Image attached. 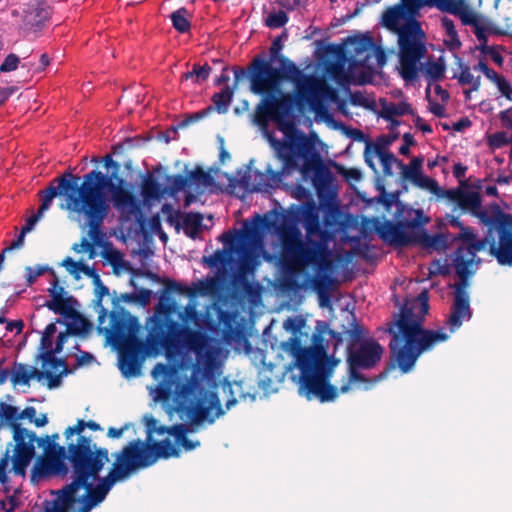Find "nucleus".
<instances>
[{
	"mask_svg": "<svg viewBox=\"0 0 512 512\" xmlns=\"http://www.w3.org/2000/svg\"><path fill=\"white\" fill-rule=\"evenodd\" d=\"M81 178L69 171L54 178L48 187L39 191L41 204L35 214L29 217L22 227L24 233L30 232L52 205L54 198L63 196L66 209L82 215L89 228L88 235L96 241L101 235L104 220L109 214L110 205L107 191L113 207L123 216H137L141 212L138 197L128 187L124 179L114 184L112 177L94 169Z\"/></svg>",
	"mask_w": 512,
	"mask_h": 512,
	"instance_id": "obj_1",
	"label": "nucleus"
},
{
	"mask_svg": "<svg viewBox=\"0 0 512 512\" xmlns=\"http://www.w3.org/2000/svg\"><path fill=\"white\" fill-rule=\"evenodd\" d=\"M284 37H287L285 32L274 39L268 60L260 56L252 60L250 90L263 96L255 109V123L265 125L272 120L279 130L289 132L294 128L298 97L314 105L322 82L313 75L303 74L293 61L281 54Z\"/></svg>",
	"mask_w": 512,
	"mask_h": 512,
	"instance_id": "obj_2",
	"label": "nucleus"
},
{
	"mask_svg": "<svg viewBox=\"0 0 512 512\" xmlns=\"http://www.w3.org/2000/svg\"><path fill=\"white\" fill-rule=\"evenodd\" d=\"M71 473L76 477L83 470L88 477L84 512L102 503L115 484L126 481L135 472L153 465L149 443L135 439L113 454L114 461L104 477L100 474L109 462V451L97 447L90 437H80L77 443H68Z\"/></svg>",
	"mask_w": 512,
	"mask_h": 512,
	"instance_id": "obj_3",
	"label": "nucleus"
},
{
	"mask_svg": "<svg viewBox=\"0 0 512 512\" xmlns=\"http://www.w3.org/2000/svg\"><path fill=\"white\" fill-rule=\"evenodd\" d=\"M120 338V351L141 360L146 356L158 355L162 350L171 355L183 349L193 352L198 363L212 368L217 356V348L209 335L179 323L168 315L152 319L145 342L133 334H123Z\"/></svg>",
	"mask_w": 512,
	"mask_h": 512,
	"instance_id": "obj_4",
	"label": "nucleus"
},
{
	"mask_svg": "<svg viewBox=\"0 0 512 512\" xmlns=\"http://www.w3.org/2000/svg\"><path fill=\"white\" fill-rule=\"evenodd\" d=\"M278 234L281 243L280 263L288 286L298 287L295 277L308 266H314L317 274L311 279V285L318 294L321 305H324L336 283L330 275L333 262L328 246L319 240L304 243L300 229L293 224L281 226Z\"/></svg>",
	"mask_w": 512,
	"mask_h": 512,
	"instance_id": "obj_5",
	"label": "nucleus"
},
{
	"mask_svg": "<svg viewBox=\"0 0 512 512\" xmlns=\"http://www.w3.org/2000/svg\"><path fill=\"white\" fill-rule=\"evenodd\" d=\"M422 318L414 314L412 307L403 305L395 315L388 332L391 359L402 373H408L418 358L449 339L444 329L432 330L423 327Z\"/></svg>",
	"mask_w": 512,
	"mask_h": 512,
	"instance_id": "obj_6",
	"label": "nucleus"
},
{
	"mask_svg": "<svg viewBox=\"0 0 512 512\" xmlns=\"http://www.w3.org/2000/svg\"><path fill=\"white\" fill-rule=\"evenodd\" d=\"M447 222L451 226L460 229V232L453 237V240L458 242L457 249L453 255V266L463 284L456 286L451 311L446 320V325L450 332L454 333L462 326L465 320H470L472 317L469 296L465 290V285L467 279L480 265L481 259L477 257V253L486 249L489 238L479 239L477 234L471 228L466 227L456 216L448 215Z\"/></svg>",
	"mask_w": 512,
	"mask_h": 512,
	"instance_id": "obj_7",
	"label": "nucleus"
},
{
	"mask_svg": "<svg viewBox=\"0 0 512 512\" xmlns=\"http://www.w3.org/2000/svg\"><path fill=\"white\" fill-rule=\"evenodd\" d=\"M350 53L348 70L342 73V79L348 83L363 85L370 83L375 66L382 67L385 63V53L380 46L374 43L370 35H357L348 39Z\"/></svg>",
	"mask_w": 512,
	"mask_h": 512,
	"instance_id": "obj_8",
	"label": "nucleus"
},
{
	"mask_svg": "<svg viewBox=\"0 0 512 512\" xmlns=\"http://www.w3.org/2000/svg\"><path fill=\"white\" fill-rule=\"evenodd\" d=\"M183 403H176V411L182 419H187L192 425L204 422L214 423L215 419L224 414L221 403L215 393L207 398V391L196 378L184 383L179 392Z\"/></svg>",
	"mask_w": 512,
	"mask_h": 512,
	"instance_id": "obj_9",
	"label": "nucleus"
},
{
	"mask_svg": "<svg viewBox=\"0 0 512 512\" xmlns=\"http://www.w3.org/2000/svg\"><path fill=\"white\" fill-rule=\"evenodd\" d=\"M253 223L254 225L252 226L245 222L240 231H227L221 237L224 244L231 249L234 248L237 242L240 243L243 255L238 266V278L247 288L250 287L247 276L254 273L258 264L255 256L250 253V248L260 243L261 229L270 230L276 227V221L268 215L257 214L254 217Z\"/></svg>",
	"mask_w": 512,
	"mask_h": 512,
	"instance_id": "obj_10",
	"label": "nucleus"
},
{
	"mask_svg": "<svg viewBox=\"0 0 512 512\" xmlns=\"http://www.w3.org/2000/svg\"><path fill=\"white\" fill-rule=\"evenodd\" d=\"M339 359L327 355V353L312 363L302 367L300 392L308 399H318L320 402L334 401L338 396L337 388L330 384L332 372Z\"/></svg>",
	"mask_w": 512,
	"mask_h": 512,
	"instance_id": "obj_11",
	"label": "nucleus"
},
{
	"mask_svg": "<svg viewBox=\"0 0 512 512\" xmlns=\"http://www.w3.org/2000/svg\"><path fill=\"white\" fill-rule=\"evenodd\" d=\"M426 36L418 21L404 25L398 36L399 74L406 82H413L419 73V62L426 55Z\"/></svg>",
	"mask_w": 512,
	"mask_h": 512,
	"instance_id": "obj_12",
	"label": "nucleus"
},
{
	"mask_svg": "<svg viewBox=\"0 0 512 512\" xmlns=\"http://www.w3.org/2000/svg\"><path fill=\"white\" fill-rule=\"evenodd\" d=\"M491 215L482 213L480 221L498 232V246L489 240L490 254L503 266H512V215L503 212L497 203L490 205Z\"/></svg>",
	"mask_w": 512,
	"mask_h": 512,
	"instance_id": "obj_13",
	"label": "nucleus"
},
{
	"mask_svg": "<svg viewBox=\"0 0 512 512\" xmlns=\"http://www.w3.org/2000/svg\"><path fill=\"white\" fill-rule=\"evenodd\" d=\"M429 222L420 209H409L407 216L395 223L386 221L377 228L379 237L392 245L408 246L415 243L416 231Z\"/></svg>",
	"mask_w": 512,
	"mask_h": 512,
	"instance_id": "obj_14",
	"label": "nucleus"
},
{
	"mask_svg": "<svg viewBox=\"0 0 512 512\" xmlns=\"http://www.w3.org/2000/svg\"><path fill=\"white\" fill-rule=\"evenodd\" d=\"M14 442L12 469L16 475H25L26 469L35 457V432L26 428H16L12 433Z\"/></svg>",
	"mask_w": 512,
	"mask_h": 512,
	"instance_id": "obj_15",
	"label": "nucleus"
},
{
	"mask_svg": "<svg viewBox=\"0 0 512 512\" xmlns=\"http://www.w3.org/2000/svg\"><path fill=\"white\" fill-rule=\"evenodd\" d=\"M77 300L73 296L59 297L53 296L47 301L45 306L56 314L62 315L64 318L73 320L72 324H68V331L71 334H80L87 330L89 322L75 308Z\"/></svg>",
	"mask_w": 512,
	"mask_h": 512,
	"instance_id": "obj_16",
	"label": "nucleus"
},
{
	"mask_svg": "<svg viewBox=\"0 0 512 512\" xmlns=\"http://www.w3.org/2000/svg\"><path fill=\"white\" fill-rule=\"evenodd\" d=\"M383 347L374 340H366L357 348L349 345L347 350V362L362 369H371L381 360Z\"/></svg>",
	"mask_w": 512,
	"mask_h": 512,
	"instance_id": "obj_17",
	"label": "nucleus"
},
{
	"mask_svg": "<svg viewBox=\"0 0 512 512\" xmlns=\"http://www.w3.org/2000/svg\"><path fill=\"white\" fill-rule=\"evenodd\" d=\"M68 457V446L58 447L57 450L46 453L45 456L37 461L40 464L37 467L38 474L41 476L48 474L65 476L69 474V479L71 480V466Z\"/></svg>",
	"mask_w": 512,
	"mask_h": 512,
	"instance_id": "obj_18",
	"label": "nucleus"
},
{
	"mask_svg": "<svg viewBox=\"0 0 512 512\" xmlns=\"http://www.w3.org/2000/svg\"><path fill=\"white\" fill-rule=\"evenodd\" d=\"M282 349L295 359V364L299 369L327 353L322 344L303 347L301 339L297 336H292L287 341L283 342Z\"/></svg>",
	"mask_w": 512,
	"mask_h": 512,
	"instance_id": "obj_19",
	"label": "nucleus"
},
{
	"mask_svg": "<svg viewBox=\"0 0 512 512\" xmlns=\"http://www.w3.org/2000/svg\"><path fill=\"white\" fill-rule=\"evenodd\" d=\"M413 21H417L415 15L410 14V11L402 2L388 8L382 16L383 26L396 33L397 36L402 33L404 25Z\"/></svg>",
	"mask_w": 512,
	"mask_h": 512,
	"instance_id": "obj_20",
	"label": "nucleus"
},
{
	"mask_svg": "<svg viewBox=\"0 0 512 512\" xmlns=\"http://www.w3.org/2000/svg\"><path fill=\"white\" fill-rule=\"evenodd\" d=\"M167 222L174 225L176 229L182 227L188 237L195 239L201 231L203 216L198 212L181 214L178 211L175 215L170 214L167 217Z\"/></svg>",
	"mask_w": 512,
	"mask_h": 512,
	"instance_id": "obj_21",
	"label": "nucleus"
},
{
	"mask_svg": "<svg viewBox=\"0 0 512 512\" xmlns=\"http://www.w3.org/2000/svg\"><path fill=\"white\" fill-rule=\"evenodd\" d=\"M49 16L48 6L44 2H36L28 7L24 23L28 28L36 31L49 19Z\"/></svg>",
	"mask_w": 512,
	"mask_h": 512,
	"instance_id": "obj_22",
	"label": "nucleus"
},
{
	"mask_svg": "<svg viewBox=\"0 0 512 512\" xmlns=\"http://www.w3.org/2000/svg\"><path fill=\"white\" fill-rule=\"evenodd\" d=\"M414 244H420L424 248L444 251L448 248V236L442 233L430 235L424 229V226L416 231Z\"/></svg>",
	"mask_w": 512,
	"mask_h": 512,
	"instance_id": "obj_23",
	"label": "nucleus"
},
{
	"mask_svg": "<svg viewBox=\"0 0 512 512\" xmlns=\"http://www.w3.org/2000/svg\"><path fill=\"white\" fill-rule=\"evenodd\" d=\"M276 152L277 157L283 162V168L281 171H275L271 166H268L266 172L273 180H280L286 170L297 166V162L291 146L288 143H279V147Z\"/></svg>",
	"mask_w": 512,
	"mask_h": 512,
	"instance_id": "obj_24",
	"label": "nucleus"
},
{
	"mask_svg": "<svg viewBox=\"0 0 512 512\" xmlns=\"http://www.w3.org/2000/svg\"><path fill=\"white\" fill-rule=\"evenodd\" d=\"M149 450L153 464H155L158 459H168L171 457H179L180 455V450L173 445L168 438L161 441H149Z\"/></svg>",
	"mask_w": 512,
	"mask_h": 512,
	"instance_id": "obj_25",
	"label": "nucleus"
},
{
	"mask_svg": "<svg viewBox=\"0 0 512 512\" xmlns=\"http://www.w3.org/2000/svg\"><path fill=\"white\" fill-rule=\"evenodd\" d=\"M309 171H314L315 176L313 178L314 186L317 190H320L328 184L331 179L330 172L322 167L319 158L306 159L302 165V173L305 175Z\"/></svg>",
	"mask_w": 512,
	"mask_h": 512,
	"instance_id": "obj_26",
	"label": "nucleus"
},
{
	"mask_svg": "<svg viewBox=\"0 0 512 512\" xmlns=\"http://www.w3.org/2000/svg\"><path fill=\"white\" fill-rule=\"evenodd\" d=\"M457 205L462 210H469L473 215L477 216L480 219L482 213L486 215H491V211L483 210L481 208V197L479 193L474 191H463L461 189L459 198L457 201Z\"/></svg>",
	"mask_w": 512,
	"mask_h": 512,
	"instance_id": "obj_27",
	"label": "nucleus"
},
{
	"mask_svg": "<svg viewBox=\"0 0 512 512\" xmlns=\"http://www.w3.org/2000/svg\"><path fill=\"white\" fill-rule=\"evenodd\" d=\"M214 280L211 279L207 283L205 282H199V287L197 291L191 290L185 285H182L181 283L175 281V280H167L165 283V290L167 292L171 293H177V294H184L188 295L190 297L195 296L197 293H200L202 295H206L209 293L210 286L214 285Z\"/></svg>",
	"mask_w": 512,
	"mask_h": 512,
	"instance_id": "obj_28",
	"label": "nucleus"
},
{
	"mask_svg": "<svg viewBox=\"0 0 512 512\" xmlns=\"http://www.w3.org/2000/svg\"><path fill=\"white\" fill-rule=\"evenodd\" d=\"M141 194L145 200H157L166 193L157 179L152 174H148L142 181Z\"/></svg>",
	"mask_w": 512,
	"mask_h": 512,
	"instance_id": "obj_29",
	"label": "nucleus"
},
{
	"mask_svg": "<svg viewBox=\"0 0 512 512\" xmlns=\"http://www.w3.org/2000/svg\"><path fill=\"white\" fill-rule=\"evenodd\" d=\"M142 361L140 358L119 351V369L127 378L140 375Z\"/></svg>",
	"mask_w": 512,
	"mask_h": 512,
	"instance_id": "obj_30",
	"label": "nucleus"
},
{
	"mask_svg": "<svg viewBox=\"0 0 512 512\" xmlns=\"http://www.w3.org/2000/svg\"><path fill=\"white\" fill-rule=\"evenodd\" d=\"M0 425L8 426L12 433L16 428H23L19 423V409L5 402H0Z\"/></svg>",
	"mask_w": 512,
	"mask_h": 512,
	"instance_id": "obj_31",
	"label": "nucleus"
},
{
	"mask_svg": "<svg viewBox=\"0 0 512 512\" xmlns=\"http://www.w3.org/2000/svg\"><path fill=\"white\" fill-rule=\"evenodd\" d=\"M423 161V157H414L410 161L409 165L404 164L403 161L399 162V168L401 169V178L403 180H408L413 184L422 174L421 169Z\"/></svg>",
	"mask_w": 512,
	"mask_h": 512,
	"instance_id": "obj_32",
	"label": "nucleus"
},
{
	"mask_svg": "<svg viewBox=\"0 0 512 512\" xmlns=\"http://www.w3.org/2000/svg\"><path fill=\"white\" fill-rule=\"evenodd\" d=\"M405 114L414 115L413 108L407 102L385 103L381 109V117L385 120H392L395 116H402Z\"/></svg>",
	"mask_w": 512,
	"mask_h": 512,
	"instance_id": "obj_33",
	"label": "nucleus"
},
{
	"mask_svg": "<svg viewBox=\"0 0 512 512\" xmlns=\"http://www.w3.org/2000/svg\"><path fill=\"white\" fill-rule=\"evenodd\" d=\"M234 94V88L225 86L220 92L214 93L212 96V102L215 105V109L218 113H226L231 104Z\"/></svg>",
	"mask_w": 512,
	"mask_h": 512,
	"instance_id": "obj_34",
	"label": "nucleus"
},
{
	"mask_svg": "<svg viewBox=\"0 0 512 512\" xmlns=\"http://www.w3.org/2000/svg\"><path fill=\"white\" fill-rule=\"evenodd\" d=\"M446 71L445 61L439 57L437 61L428 60L424 68V74L429 82H437L444 78Z\"/></svg>",
	"mask_w": 512,
	"mask_h": 512,
	"instance_id": "obj_35",
	"label": "nucleus"
},
{
	"mask_svg": "<svg viewBox=\"0 0 512 512\" xmlns=\"http://www.w3.org/2000/svg\"><path fill=\"white\" fill-rule=\"evenodd\" d=\"M399 138V132L390 133L388 135H382L377 138V141L372 143H367L365 148V160L366 163L371 167L374 168V163L371 159L368 158V152L371 147H373L374 151H377V148H381L382 151H387V147L390 146L393 142H395Z\"/></svg>",
	"mask_w": 512,
	"mask_h": 512,
	"instance_id": "obj_36",
	"label": "nucleus"
},
{
	"mask_svg": "<svg viewBox=\"0 0 512 512\" xmlns=\"http://www.w3.org/2000/svg\"><path fill=\"white\" fill-rule=\"evenodd\" d=\"M35 63L31 61H26L21 63V58L14 54H8L2 63L0 64V72L1 73H9L15 71L18 67L27 69L28 71L34 67Z\"/></svg>",
	"mask_w": 512,
	"mask_h": 512,
	"instance_id": "obj_37",
	"label": "nucleus"
},
{
	"mask_svg": "<svg viewBox=\"0 0 512 512\" xmlns=\"http://www.w3.org/2000/svg\"><path fill=\"white\" fill-rule=\"evenodd\" d=\"M458 63L461 68V73L457 76L459 84L461 85H470V91H478L481 86V77H474L471 73L470 67L468 65H464L461 59L458 58Z\"/></svg>",
	"mask_w": 512,
	"mask_h": 512,
	"instance_id": "obj_38",
	"label": "nucleus"
},
{
	"mask_svg": "<svg viewBox=\"0 0 512 512\" xmlns=\"http://www.w3.org/2000/svg\"><path fill=\"white\" fill-rule=\"evenodd\" d=\"M303 227L307 234V241L305 243H308L309 240H313L312 236H319L322 237L324 234V231L321 228L319 216L317 213L309 212L306 214L304 221H303Z\"/></svg>",
	"mask_w": 512,
	"mask_h": 512,
	"instance_id": "obj_39",
	"label": "nucleus"
},
{
	"mask_svg": "<svg viewBox=\"0 0 512 512\" xmlns=\"http://www.w3.org/2000/svg\"><path fill=\"white\" fill-rule=\"evenodd\" d=\"M165 181V193L168 195H175L189 186V178L182 174L167 175Z\"/></svg>",
	"mask_w": 512,
	"mask_h": 512,
	"instance_id": "obj_40",
	"label": "nucleus"
},
{
	"mask_svg": "<svg viewBox=\"0 0 512 512\" xmlns=\"http://www.w3.org/2000/svg\"><path fill=\"white\" fill-rule=\"evenodd\" d=\"M188 14V10L185 7H181L170 16L174 29L179 33H187L191 28V23L187 18Z\"/></svg>",
	"mask_w": 512,
	"mask_h": 512,
	"instance_id": "obj_41",
	"label": "nucleus"
},
{
	"mask_svg": "<svg viewBox=\"0 0 512 512\" xmlns=\"http://www.w3.org/2000/svg\"><path fill=\"white\" fill-rule=\"evenodd\" d=\"M374 153L378 156V158L381 162L383 174L385 176H392L393 175V170H392L393 165L396 164L399 167V162H401V160H399L391 152L382 151L381 148H377V151H374Z\"/></svg>",
	"mask_w": 512,
	"mask_h": 512,
	"instance_id": "obj_42",
	"label": "nucleus"
},
{
	"mask_svg": "<svg viewBox=\"0 0 512 512\" xmlns=\"http://www.w3.org/2000/svg\"><path fill=\"white\" fill-rule=\"evenodd\" d=\"M41 358L43 361V366L49 365L50 369L57 371L59 368H62L60 373L68 374L69 369L67 367V363L64 359L56 358L53 354L52 350H47L41 354Z\"/></svg>",
	"mask_w": 512,
	"mask_h": 512,
	"instance_id": "obj_43",
	"label": "nucleus"
},
{
	"mask_svg": "<svg viewBox=\"0 0 512 512\" xmlns=\"http://www.w3.org/2000/svg\"><path fill=\"white\" fill-rule=\"evenodd\" d=\"M211 67L208 64H194L191 71L183 74L182 79L189 80L195 78V82L205 81L209 78Z\"/></svg>",
	"mask_w": 512,
	"mask_h": 512,
	"instance_id": "obj_44",
	"label": "nucleus"
},
{
	"mask_svg": "<svg viewBox=\"0 0 512 512\" xmlns=\"http://www.w3.org/2000/svg\"><path fill=\"white\" fill-rule=\"evenodd\" d=\"M464 0H432V7L437 8L441 12L455 15L460 12Z\"/></svg>",
	"mask_w": 512,
	"mask_h": 512,
	"instance_id": "obj_45",
	"label": "nucleus"
},
{
	"mask_svg": "<svg viewBox=\"0 0 512 512\" xmlns=\"http://www.w3.org/2000/svg\"><path fill=\"white\" fill-rule=\"evenodd\" d=\"M147 437L145 441L149 443V441H153V434L156 433L157 435H164L169 434L170 427L165 425H159L158 420L154 417H151L147 420Z\"/></svg>",
	"mask_w": 512,
	"mask_h": 512,
	"instance_id": "obj_46",
	"label": "nucleus"
},
{
	"mask_svg": "<svg viewBox=\"0 0 512 512\" xmlns=\"http://www.w3.org/2000/svg\"><path fill=\"white\" fill-rule=\"evenodd\" d=\"M187 177L189 178V184L193 181L200 183L204 186H210L213 183V178L209 172L204 171L201 167H196L192 170Z\"/></svg>",
	"mask_w": 512,
	"mask_h": 512,
	"instance_id": "obj_47",
	"label": "nucleus"
},
{
	"mask_svg": "<svg viewBox=\"0 0 512 512\" xmlns=\"http://www.w3.org/2000/svg\"><path fill=\"white\" fill-rule=\"evenodd\" d=\"M50 272L53 276H55V271L48 266H40L38 265L35 269L28 266L25 268V278L28 286H31L35 283L36 279L39 276H42L44 273Z\"/></svg>",
	"mask_w": 512,
	"mask_h": 512,
	"instance_id": "obj_48",
	"label": "nucleus"
},
{
	"mask_svg": "<svg viewBox=\"0 0 512 512\" xmlns=\"http://www.w3.org/2000/svg\"><path fill=\"white\" fill-rule=\"evenodd\" d=\"M30 369L25 364H18L13 372L11 381L14 385H28L31 380Z\"/></svg>",
	"mask_w": 512,
	"mask_h": 512,
	"instance_id": "obj_49",
	"label": "nucleus"
},
{
	"mask_svg": "<svg viewBox=\"0 0 512 512\" xmlns=\"http://www.w3.org/2000/svg\"><path fill=\"white\" fill-rule=\"evenodd\" d=\"M455 16H459L464 25H471L474 26V28L480 26L477 14L469 8L465 1L460 8V12L455 14Z\"/></svg>",
	"mask_w": 512,
	"mask_h": 512,
	"instance_id": "obj_50",
	"label": "nucleus"
},
{
	"mask_svg": "<svg viewBox=\"0 0 512 512\" xmlns=\"http://www.w3.org/2000/svg\"><path fill=\"white\" fill-rule=\"evenodd\" d=\"M289 18L285 11L279 10L277 12H271L265 20L266 26L277 29L281 28L288 22Z\"/></svg>",
	"mask_w": 512,
	"mask_h": 512,
	"instance_id": "obj_51",
	"label": "nucleus"
},
{
	"mask_svg": "<svg viewBox=\"0 0 512 512\" xmlns=\"http://www.w3.org/2000/svg\"><path fill=\"white\" fill-rule=\"evenodd\" d=\"M413 185L421 189L428 190L433 195H435L437 191H440V186L438 182L435 179L425 176L423 174H421L418 177V179L413 183Z\"/></svg>",
	"mask_w": 512,
	"mask_h": 512,
	"instance_id": "obj_52",
	"label": "nucleus"
},
{
	"mask_svg": "<svg viewBox=\"0 0 512 512\" xmlns=\"http://www.w3.org/2000/svg\"><path fill=\"white\" fill-rule=\"evenodd\" d=\"M56 323H63V321L61 319H57L56 322L48 324L45 330L43 331L41 345L42 348L46 349V351L52 350V337L56 332Z\"/></svg>",
	"mask_w": 512,
	"mask_h": 512,
	"instance_id": "obj_53",
	"label": "nucleus"
},
{
	"mask_svg": "<svg viewBox=\"0 0 512 512\" xmlns=\"http://www.w3.org/2000/svg\"><path fill=\"white\" fill-rule=\"evenodd\" d=\"M61 265L66 268V270L71 274L76 280L80 278L79 274L81 273V268L83 262L75 261L71 257H66Z\"/></svg>",
	"mask_w": 512,
	"mask_h": 512,
	"instance_id": "obj_54",
	"label": "nucleus"
},
{
	"mask_svg": "<svg viewBox=\"0 0 512 512\" xmlns=\"http://www.w3.org/2000/svg\"><path fill=\"white\" fill-rule=\"evenodd\" d=\"M352 329L350 330H347V334L349 335V338H350V345H352V347L354 348V345L360 341V339L364 336V329L362 326H360L357 322H356V318H355V315L352 313Z\"/></svg>",
	"mask_w": 512,
	"mask_h": 512,
	"instance_id": "obj_55",
	"label": "nucleus"
},
{
	"mask_svg": "<svg viewBox=\"0 0 512 512\" xmlns=\"http://www.w3.org/2000/svg\"><path fill=\"white\" fill-rule=\"evenodd\" d=\"M188 431H189V428L186 424H183V423L174 424V425L170 426L169 435L174 436L176 443L178 445H180L181 442H183V440L185 438H187Z\"/></svg>",
	"mask_w": 512,
	"mask_h": 512,
	"instance_id": "obj_56",
	"label": "nucleus"
},
{
	"mask_svg": "<svg viewBox=\"0 0 512 512\" xmlns=\"http://www.w3.org/2000/svg\"><path fill=\"white\" fill-rule=\"evenodd\" d=\"M401 2L410 11V14L416 15L422 7H432V0H401Z\"/></svg>",
	"mask_w": 512,
	"mask_h": 512,
	"instance_id": "obj_57",
	"label": "nucleus"
},
{
	"mask_svg": "<svg viewBox=\"0 0 512 512\" xmlns=\"http://www.w3.org/2000/svg\"><path fill=\"white\" fill-rule=\"evenodd\" d=\"M474 34L476 38L479 41V45L476 47L477 50H479L481 53L485 52L487 49H489L491 46H489L488 43V37L486 35V28L483 26H477L474 30Z\"/></svg>",
	"mask_w": 512,
	"mask_h": 512,
	"instance_id": "obj_58",
	"label": "nucleus"
},
{
	"mask_svg": "<svg viewBox=\"0 0 512 512\" xmlns=\"http://www.w3.org/2000/svg\"><path fill=\"white\" fill-rule=\"evenodd\" d=\"M86 428L85 426V420L79 419L77 423L74 426H69L64 431V436L67 440H69L74 434L78 435L77 440H79L80 437H85L82 435V432ZM76 441L75 443H77Z\"/></svg>",
	"mask_w": 512,
	"mask_h": 512,
	"instance_id": "obj_59",
	"label": "nucleus"
},
{
	"mask_svg": "<svg viewBox=\"0 0 512 512\" xmlns=\"http://www.w3.org/2000/svg\"><path fill=\"white\" fill-rule=\"evenodd\" d=\"M505 48L502 45H494L487 49L482 54L489 55L493 62L501 67L504 63V57L501 55V51H504Z\"/></svg>",
	"mask_w": 512,
	"mask_h": 512,
	"instance_id": "obj_60",
	"label": "nucleus"
},
{
	"mask_svg": "<svg viewBox=\"0 0 512 512\" xmlns=\"http://www.w3.org/2000/svg\"><path fill=\"white\" fill-rule=\"evenodd\" d=\"M280 5L286 10L289 11H301L306 9L309 4V0H280Z\"/></svg>",
	"mask_w": 512,
	"mask_h": 512,
	"instance_id": "obj_61",
	"label": "nucleus"
},
{
	"mask_svg": "<svg viewBox=\"0 0 512 512\" xmlns=\"http://www.w3.org/2000/svg\"><path fill=\"white\" fill-rule=\"evenodd\" d=\"M461 188L443 189L440 187V191L435 193L438 199H448L457 204Z\"/></svg>",
	"mask_w": 512,
	"mask_h": 512,
	"instance_id": "obj_62",
	"label": "nucleus"
},
{
	"mask_svg": "<svg viewBox=\"0 0 512 512\" xmlns=\"http://www.w3.org/2000/svg\"><path fill=\"white\" fill-rule=\"evenodd\" d=\"M35 443H37L38 447H41L44 449L45 454L57 450L58 447H62L61 445L57 444L56 442H53V440L50 439L48 435H46L44 437H37V440L35 441Z\"/></svg>",
	"mask_w": 512,
	"mask_h": 512,
	"instance_id": "obj_63",
	"label": "nucleus"
},
{
	"mask_svg": "<svg viewBox=\"0 0 512 512\" xmlns=\"http://www.w3.org/2000/svg\"><path fill=\"white\" fill-rule=\"evenodd\" d=\"M441 25L443 29L446 31V34L451 40H456L458 42V33L455 28L454 22L449 17L445 16L441 19Z\"/></svg>",
	"mask_w": 512,
	"mask_h": 512,
	"instance_id": "obj_64",
	"label": "nucleus"
}]
</instances>
